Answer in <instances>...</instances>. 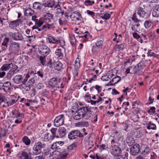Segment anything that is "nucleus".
Listing matches in <instances>:
<instances>
[{
  "label": "nucleus",
  "instance_id": "1",
  "mask_svg": "<svg viewBox=\"0 0 159 159\" xmlns=\"http://www.w3.org/2000/svg\"><path fill=\"white\" fill-rule=\"evenodd\" d=\"M145 62L146 61L142 60L136 66H129L126 70L125 71V74L142 75L143 73V70L146 66Z\"/></svg>",
  "mask_w": 159,
  "mask_h": 159
},
{
  "label": "nucleus",
  "instance_id": "2",
  "mask_svg": "<svg viewBox=\"0 0 159 159\" xmlns=\"http://www.w3.org/2000/svg\"><path fill=\"white\" fill-rule=\"evenodd\" d=\"M45 145L44 143L41 142L35 143L33 148V155H37L40 154L41 152V149L44 148Z\"/></svg>",
  "mask_w": 159,
  "mask_h": 159
},
{
  "label": "nucleus",
  "instance_id": "3",
  "mask_svg": "<svg viewBox=\"0 0 159 159\" xmlns=\"http://www.w3.org/2000/svg\"><path fill=\"white\" fill-rule=\"evenodd\" d=\"M80 111L81 112L82 118H84L85 119H89L92 115L91 109L88 107H83L79 109Z\"/></svg>",
  "mask_w": 159,
  "mask_h": 159
},
{
  "label": "nucleus",
  "instance_id": "4",
  "mask_svg": "<svg viewBox=\"0 0 159 159\" xmlns=\"http://www.w3.org/2000/svg\"><path fill=\"white\" fill-rule=\"evenodd\" d=\"M38 49L39 53L42 55L47 56L50 52V48L44 44L40 45Z\"/></svg>",
  "mask_w": 159,
  "mask_h": 159
},
{
  "label": "nucleus",
  "instance_id": "5",
  "mask_svg": "<svg viewBox=\"0 0 159 159\" xmlns=\"http://www.w3.org/2000/svg\"><path fill=\"white\" fill-rule=\"evenodd\" d=\"M63 115H61L57 116L54 120V125L56 127L62 125L64 123Z\"/></svg>",
  "mask_w": 159,
  "mask_h": 159
},
{
  "label": "nucleus",
  "instance_id": "6",
  "mask_svg": "<svg viewBox=\"0 0 159 159\" xmlns=\"http://www.w3.org/2000/svg\"><path fill=\"white\" fill-rule=\"evenodd\" d=\"M137 13L140 17L144 18H148L150 15L149 13L146 12L144 8L141 7L138 8Z\"/></svg>",
  "mask_w": 159,
  "mask_h": 159
},
{
  "label": "nucleus",
  "instance_id": "7",
  "mask_svg": "<svg viewBox=\"0 0 159 159\" xmlns=\"http://www.w3.org/2000/svg\"><path fill=\"white\" fill-rule=\"evenodd\" d=\"M111 151L112 155L115 157L119 156L121 152V149L117 146L114 145V146L111 147Z\"/></svg>",
  "mask_w": 159,
  "mask_h": 159
},
{
  "label": "nucleus",
  "instance_id": "8",
  "mask_svg": "<svg viewBox=\"0 0 159 159\" xmlns=\"http://www.w3.org/2000/svg\"><path fill=\"white\" fill-rule=\"evenodd\" d=\"M140 146L138 144H136L130 148V153L133 156L137 155L140 151Z\"/></svg>",
  "mask_w": 159,
  "mask_h": 159
},
{
  "label": "nucleus",
  "instance_id": "9",
  "mask_svg": "<svg viewBox=\"0 0 159 159\" xmlns=\"http://www.w3.org/2000/svg\"><path fill=\"white\" fill-rule=\"evenodd\" d=\"M83 137V134L78 130H75L70 132V140L75 139L78 137L82 138Z\"/></svg>",
  "mask_w": 159,
  "mask_h": 159
},
{
  "label": "nucleus",
  "instance_id": "10",
  "mask_svg": "<svg viewBox=\"0 0 159 159\" xmlns=\"http://www.w3.org/2000/svg\"><path fill=\"white\" fill-rule=\"evenodd\" d=\"M63 142L61 141L56 142L54 143L51 146V148L53 150L61 151Z\"/></svg>",
  "mask_w": 159,
  "mask_h": 159
},
{
  "label": "nucleus",
  "instance_id": "11",
  "mask_svg": "<svg viewBox=\"0 0 159 159\" xmlns=\"http://www.w3.org/2000/svg\"><path fill=\"white\" fill-rule=\"evenodd\" d=\"M78 17L82 18L80 12L77 11H75L71 13L70 15V18L72 20L76 21L80 20V18Z\"/></svg>",
  "mask_w": 159,
  "mask_h": 159
},
{
  "label": "nucleus",
  "instance_id": "12",
  "mask_svg": "<svg viewBox=\"0 0 159 159\" xmlns=\"http://www.w3.org/2000/svg\"><path fill=\"white\" fill-rule=\"evenodd\" d=\"M12 80L15 84H23V78L22 76L21 75H17L14 76L12 78Z\"/></svg>",
  "mask_w": 159,
  "mask_h": 159
},
{
  "label": "nucleus",
  "instance_id": "13",
  "mask_svg": "<svg viewBox=\"0 0 159 159\" xmlns=\"http://www.w3.org/2000/svg\"><path fill=\"white\" fill-rule=\"evenodd\" d=\"M59 82V79L57 78L54 77L51 79L48 83L49 85L52 88L56 87Z\"/></svg>",
  "mask_w": 159,
  "mask_h": 159
},
{
  "label": "nucleus",
  "instance_id": "14",
  "mask_svg": "<svg viewBox=\"0 0 159 159\" xmlns=\"http://www.w3.org/2000/svg\"><path fill=\"white\" fill-rule=\"evenodd\" d=\"M11 37L14 40H21L23 39L22 34L18 32L12 33Z\"/></svg>",
  "mask_w": 159,
  "mask_h": 159
},
{
  "label": "nucleus",
  "instance_id": "15",
  "mask_svg": "<svg viewBox=\"0 0 159 159\" xmlns=\"http://www.w3.org/2000/svg\"><path fill=\"white\" fill-rule=\"evenodd\" d=\"M24 117V115L23 113L18 112L16 115V118L17 119L15 121L16 124H19L21 123L22 119Z\"/></svg>",
  "mask_w": 159,
  "mask_h": 159
},
{
  "label": "nucleus",
  "instance_id": "16",
  "mask_svg": "<svg viewBox=\"0 0 159 159\" xmlns=\"http://www.w3.org/2000/svg\"><path fill=\"white\" fill-rule=\"evenodd\" d=\"M53 16L52 14L50 13H47L44 15L43 18L46 22L48 23L53 20Z\"/></svg>",
  "mask_w": 159,
  "mask_h": 159
},
{
  "label": "nucleus",
  "instance_id": "17",
  "mask_svg": "<svg viewBox=\"0 0 159 159\" xmlns=\"http://www.w3.org/2000/svg\"><path fill=\"white\" fill-rule=\"evenodd\" d=\"M2 89L6 92H9L11 89V84L10 82L7 81L3 84Z\"/></svg>",
  "mask_w": 159,
  "mask_h": 159
},
{
  "label": "nucleus",
  "instance_id": "18",
  "mask_svg": "<svg viewBox=\"0 0 159 159\" xmlns=\"http://www.w3.org/2000/svg\"><path fill=\"white\" fill-rule=\"evenodd\" d=\"M34 13V11L30 8H26L24 10V15L27 16H32Z\"/></svg>",
  "mask_w": 159,
  "mask_h": 159
},
{
  "label": "nucleus",
  "instance_id": "19",
  "mask_svg": "<svg viewBox=\"0 0 159 159\" xmlns=\"http://www.w3.org/2000/svg\"><path fill=\"white\" fill-rule=\"evenodd\" d=\"M75 113L74 115L72 114V116H73L74 119L75 120H78L80 119L81 116H82L81 112V111H77V110H75Z\"/></svg>",
  "mask_w": 159,
  "mask_h": 159
},
{
  "label": "nucleus",
  "instance_id": "20",
  "mask_svg": "<svg viewBox=\"0 0 159 159\" xmlns=\"http://www.w3.org/2000/svg\"><path fill=\"white\" fill-rule=\"evenodd\" d=\"M54 8H57L56 14L58 15L61 16L64 14V11H61L60 5H59L58 2L57 3V5H55Z\"/></svg>",
  "mask_w": 159,
  "mask_h": 159
},
{
  "label": "nucleus",
  "instance_id": "21",
  "mask_svg": "<svg viewBox=\"0 0 159 159\" xmlns=\"http://www.w3.org/2000/svg\"><path fill=\"white\" fill-rule=\"evenodd\" d=\"M43 7V4L38 2H35L33 4V7L34 10H40Z\"/></svg>",
  "mask_w": 159,
  "mask_h": 159
},
{
  "label": "nucleus",
  "instance_id": "22",
  "mask_svg": "<svg viewBox=\"0 0 159 159\" xmlns=\"http://www.w3.org/2000/svg\"><path fill=\"white\" fill-rule=\"evenodd\" d=\"M66 129L64 127H60L58 130L60 136L59 137H64L66 133Z\"/></svg>",
  "mask_w": 159,
  "mask_h": 159
},
{
  "label": "nucleus",
  "instance_id": "23",
  "mask_svg": "<svg viewBox=\"0 0 159 159\" xmlns=\"http://www.w3.org/2000/svg\"><path fill=\"white\" fill-rule=\"evenodd\" d=\"M152 14L155 17H157L159 16V4L157 5L153 9Z\"/></svg>",
  "mask_w": 159,
  "mask_h": 159
},
{
  "label": "nucleus",
  "instance_id": "24",
  "mask_svg": "<svg viewBox=\"0 0 159 159\" xmlns=\"http://www.w3.org/2000/svg\"><path fill=\"white\" fill-rule=\"evenodd\" d=\"M76 125L80 127H88L89 126L88 122L86 121H83L76 124Z\"/></svg>",
  "mask_w": 159,
  "mask_h": 159
},
{
  "label": "nucleus",
  "instance_id": "25",
  "mask_svg": "<svg viewBox=\"0 0 159 159\" xmlns=\"http://www.w3.org/2000/svg\"><path fill=\"white\" fill-rule=\"evenodd\" d=\"M22 141L26 146H29L31 143V140L28 137L24 136L22 139Z\"/></svg>",
  "mask_w": 159,
  "mask_h": 159
},
{
  "label": "nucleus",
  "instance_id": "26",
  "mask_svg": "<svg viewBox=\"0 0 159 159\" xmlns=\"http://www.w3.org/2000/svg\"><path fill=\"white\" fill-rule=\"evenodd\" d=\"M7 99L6 96L4 94L0 93V105L2 104L3 103L4 104H7Z\"/></svg>",
  "mask_w": 159,
  "mask_h": 159
},
{
  "label": "nucleus",
  "instance_id": "27",
  "mask_svg": "<svg viewBox=\"0 0 159 159\" xmlns=\"http://www.w3.org/2000/svg\"><path fill=\"white\" fill-rule=\"evenodd\" d=\"M21 159H32L28 153L25 151L22 152L20 154Z\"/></svg>",
  "mask_w": 159,
  "mask_h": 159
},
{
  "label": "nucleus",
  "instance_id": "28",
  "mask_svg": "<svg viewBox=\"0 0 159 159\" xmlns=\"http://www.w3.org/2000/svg\"><path fill=\"white\" fill-rule=\"evenodd\" d=\"M62 66L63 65L61 62L57 61L55 64L54 68L55 70L57 71H60L63 69Z\"/></svg>",
  "mask_w": 159,
  "mask_h": 159
},
{
  "label": "nucleus",
  "instance_id": "29",
  "mask_svg": "<svg viewBox=\"0 0 159 159\" xmlns=\"http://www.w3.org/2000/svg\"><path fill=\"white\" fill-rule=\"evenodd\" d=\"M49 42L50 43L57 44L59 43L58 40L55 39L51 36H49L48 38Z\"/></svg>",
  "mask_w": 159,
  "mask_h": 159
},
{
  "label": "nucleus",
  "instance_id": "30",
  "mask_svg": "<svg viewBox=\"0 0 159 159\" xmlns=\"http://www.w3.org/2000/svg\"><path fill=\"white\" fill-rule=\"evenodd\" d=\"M10 64H3L0 69V71H5L8 70L10 67Z\"/></svg>",
  "mask_w": 159,
  "mask_h": 159
},
{
  "label": "nucleus",
  "instance_id": "31",
  "mask_svg": "<svg viewBox=\"0 0 159 159\" xmlns=\"http://www.w3.org/2000/svg\"><path fill=\"white\" fill-rule=\"evenodd\" d=\"M19 44L16 42H13L11 43V49L15 51H18L19 49Z\"/></svg>",
  "mask_w": 159,
  "mask_h": 159
},
{
  "label": "nucleus",
  "instance_id": "32",
  "mask_svg": "<svg viewBox=\"0 0 159 159\" xmlns=\"http://www.w3.org/2000/svg\"><path fill=\"white\" fill-rule=\"evenodd\" d=\"M126 45L124 43H122L119 45H116L115 46V49L116 50L119 51L123 50L125 47Z\"/></svg>",
  "mask_w": 159,
  "mask_h": 159
},
{
  "label": "nucleus",
  "instance_id": "33",
  "mask_svg": "<svg viewBox=\"0 0 159 159\" xmlns=\"http://www.w3.org/2000/svg\"><path fill=\"white\" fill-rule=\"evenodd\" d=\"M146 125H147V128L148 129L155 130L156 129V125L152 123L151 122L148 123Z\"/></svg>",
  "mask_w": 159,
  "mask_h": 159
},
{
  "label": "nucleus",
  "instance_id": "34",
  "mask_svg": "<svg viewBox=\"0 0 159 159\" xmlns=\"http://www.w3.org/2000/svg\"><path fill=\"white\" fill-rule=\"evenodd\" d=\"M126 141L129 146L133 145L134 143V139L130 136H129L127 138Z\"/></svg>",
  "mask_w": 159,
  "mask_h": 159
},
{
  "label": "nucleus",
  "instance_id": "35",
  "mask_svg": "<svg viewBox=\"0 0 159 159\" xmlns=\"http://www.w3.org/2000/svg\"><path fill=\"white\" fill-rule=\"evenodd\" d=\"M55 5H57V4H55L53 1H51L49 2H47V3H44V6L46 7H53L54 8Z\"/></svg>",
  "mask_w": 159,
  "mask_h": 159
},
{
  "label": "nucleus",
  "instance_id": "36",
  "mask_svg": "<svg viewBox=\"0 0 159 159\" xmlns=\"http://www.w3.org/2000/svg\"><path fill=\"white\" fill-rule=\"evenodd\" d=\"M44 30H45L46 29H52L55 28V26L53 24H47L43 26Z\"/></svg>",
  "mask_w": 159,
  "mask_h": 159
},
{
  "label": "nucleus",
  "instance_id": "37",
  "mask_svg": "<svg viewBox=\"0 0 159 159\" xmlns=\"http://www.w3.org/2000/svg\"><path fill=\"white\" fill-rule=\"evenodd\" d=\"M57 128H52L51 130V132L52 134V139L55 137L59 138V136L58 135L56 134L57 130Z\"/></svg>",
  "mask_w": 159,
  "mask_h": 159
},
{
  "label": "nucleus",
  "instance_id": "38",
  "mask_svg": "<svg viewBox=\"0 0 159 159\" xmlns=\"http://www.w3.org/2000/svg\"><path fill=\"white\" fill-rule=\"evenodd\" d=\"M17 101V100H12L11 102H7V104H2V106L4 107L10 106L16 103Z\"/></svg>",
  "mask_w": 159,
  "mask_h": 159
},
{
  "label": "nucleus",
  "instance_id": "39",
  "mask_svg": "<svg viewBox=\"0 0 159 159\" xmlns=\"http://www.w3.org/2000/svg\"><path fill=\"white\" fill-rule=\"evenodd\" d=\"M103 39L102 38H100L98 39L96 43V45L98 47H99L101 48H102V46L103 43Z\"/></svg>",
  "mask_w": 159,
  "mask_h": 159
},
{
  "label": "nucleus",
  "instance_id": "40",
  "mask_svg": "<svg viewBox=\"0 0 159 159\" xmlns=\"http://www.w3.org/2000/svg\"><path fill=\"white\" fill-rule=\"evenodd\" d=\"M121 80V78L118 76H116L111 80L113 84L115 85V84L119 82Z\"/></svg>",
  "mask_w": 159,
  "mask_h": 159
},
{
  "label": "nucleus",
  "instance_id": "41",
  "mask_svg": "<svg viewBox=\"0 0 159 159\" xmlns=\"http://www.w3.org/2000/svg\"><path fill=\"white\" fill-rule=\"evenodd\" d=\"M94 3L93 0H86L84 2V4L87 6H92Z\"/></svg>",
  "mask_w": 159,
  "mask_h": 159
},
{
  "label": "nucleus",
  "instance_id": "42",
  "mask_svg": "<svg viewBox=\"0 0 159 159\" xmlns=\"http://www.w3.org/2000/svg\"><path fill=\"white\" fill-rule=\"evenodd\" d=\"M133 134L136 138L140 137L143 135L142 133L139 130H137L134 131Z\"/></svg>",
  "mask_w": 159,
  "mask_h": 159
},
{
  "label": "nucleus",
  "instance_id": "43",
  "mask_svg": "<svg viewBox=\"0 0 159 159\" xmlns=\"http://www.w3.org/2000/svg\"><path fill=\"white\" fill-rule=\"evenodd\" d=\"M47 56L43 55V56H41L39 57V60L40 61L41 63L43 65H44L46 63V57Z\"/></svg>",
  "mask_w": 159,
  "mask_h": 159
},
{
  "label": "nucleus",
  "instance_id": "44",
  "mask_svg": "<svg viewBox=\"0 0 159 159\" xmlns=\"http://www.w3.org/2000/svg\"><path fill=\"white\" fill-rule=\"evenodd\" d=\"M17 22L16 21H11L9 25L10 28L11 29H13L17 26Z\"/></svg>",
  "mask_w": 159,
  "mask_h": 159
},
{
  "label": "nucleus",
  "instance_id": "45",
  "mask_svg": "<svg viewBox=\"0 0 159 159\" xmlns=\"http://www.w3.org/2000/svg\"><path fill=\"white\" fill-rule=\"evenodd\" d=\"M152 24V22L150 20L146 21L144 23V25L146 29L149 28Z\"/></svg>",
  "mask_w": 159,
  "mask_h": 159
},
{
  "label": "nucleus",
  "instance_id": "46",
  "mask_svg": "<svg viewBox=\"0 0 159 159\" xmlns=\"http://www.w3.org/2000/svg\"><path fill=\"white\" fill-rule=\"evenodd\" d=\"M55 54L56 56L58 57H61L63 56V53L61 52V50L60 49H58L56 50Z\"/></svg>",
  "mask_w": 159,
  "mask_h": 159
},
{
  "label": "nucleus",
  "instance_id": "47",
  "mask_svg": "<svg viewBox=\"0 0 159 159\" xmlns=\"http://www.w3.org/2000/svg\"><path fill=\"white\" fill-rule=\"evenodd\" d=\"M15 73V70L13 69H11L8 72L7 75L8 78L11 79L12 76Z\"/></svg>",
  "mask_w": 159,
  "mask_h": 159
},
{
  "label": "nucleus",
  "instance_id": "48",
  "mask_svg": "<svg viewBox=\"0 0 159 159\" xmlns=\"http://www.w3.org/2000/svg\"><path fill=\"white\" fill-rule=\"evenodd\" d=\"M100 48L99 47H98L96 45L95 46H93L92 49V51L93 53H96L99 51V49Z\"/></svg>",
  "mask_w": 159,
  "mask_h": 159
},
{
  "label": "nucleus",
  "instance_id": "49",
  "mask_svg": "<svg viewBox=\"0 0 159 159\" xmlns=\"http://www.w3.org/2000/svg\"><path fill=\"white\" fill-rule=\"evenodd\" d=\"M108 148V145L102 144L99 146V151L102 152L104 150H106Z\"/></svg>",
  "mask_w": 159,
  "mask_h": 159
},
{
  "label": "nucleus",
  "instance_id": "50",
  "mask_svg": "<svg viewBox=\"0 0 159 159\" xmlns=\"http://www.w3.org/2000/svg\"><path fill=\"white\" fill-rule=\"evenodd\" d=\"M32 29L33 30H35V31L37 33H39V31H42L44 30L43 26L41 27H37L34 26H33L32 27Z\"/></svg>",
  "mask_w": 159,
  "mask_h": 159
},
{
  "label": "nucleus",
  "instance_id": "51",
  "mask_svg": "<svg viewBox=\"0 0 159 159\" xmlns=\"http://www.w3.org/2000/svg\"><path fill=\"white\" fill-rule=\"evenodd\" d=\"M110 15L108 13H106L103 16H101V17L103 20H108L110 18Z\"/></svg>",
  "mask_w": 159,
  "mask_h": 159
},
{
  "label": "nucleus",
  "instance_id": "52",
  "mask_svg": "<svg viewBox=\"0 0 159 159\" xmlns=\"http://www.w3.org/2000/svg\"><path fill=\"white\" fill-rule=\"evenodd\" d=\"M9 39L8 38H5L2 43V45L6 47H7V43L9 42Z\"/></svg>",
  "mask_w": 159,
  "mask_h": 159
},
{
  "label": "nucleus",
  "instance_id": "53",
  "mask_svg": "<svg viewBox=\"0 0 159 159\" xmlns=\"http://www.w3.org/2000/svg\"><path fill=\"white\" fill-rule=\"evenodd\" d=\"M110 79L109 75H106L102 77L101 79L103 81H106Z\"/></svg>",
  "mask_w": 159,
  "mask_h": 159
},
{
  "label": "nucleus",
  "instance_id": "54",
  "mask_svg": "<svg viewBox=\"0 0 159 159\" xmlns=\"http://www.w3.org/2000/svg\"><path fill=\"white\" fill-rule=\"evenodd\" d=\"M74 66L76 69H78L80 67V63L79 59L76 60L75 61Z\"/></svg>",
  "mask_w": 159,
  "mask_h": 159
},
{
  "label": "nucleus",
  "instance_id": "55",
  "mask_svg": "<svg viewBox=\"0 0 159 159\" xmlns=\"http://www.w3.org/2000/svg\"><path fill=\"white\" fill-rule=\"evenodd\" d=\"M70 43L73 45L76 43V39L74 36H72L70 37Z\"/></svg>",
  "mask_w": 159,
  "mask_h": 159
},
{
  "label": "nucleus",
  "instance_id": "56",
  "mask_svg": "<svg viewBox=\"0 0 159 159\" xmlns=\"http://www.w3.org/2000/svg\"><path fill=\"white\" fill-rule=\"evenodd\" d=\"M150 110L148 111V113L151 112L152 114H155L156 112V108L154 107H151Z\"/></svg>",
  "mask_w": 159,
  "mask_h": 159
},
{
  "label": "nucleus",
  "instance_id": "57",
  "mask_svg": "<svg viewBox=\"0 0 159 159\" xmlns=\"http://www.w3.org/2000/svg\"><path fill=\"white\" fill-rule=\"evenodd\" d=\"M61 151H57V150H54V151L52 152V155L53 156L56 155L58 156L61 155Z\"/></svg>",
  "mask_w": 159,
  "mask_h": 159
},
{
  "label": "nucleus",
  "instance_id": "58",
  "mask_svg": "<svg viewBox=\"0 0 159 159\" xmlns=\"http://www.w3.org/2000/svg\"><path fill=\"white\" fill-rule=\"evenodd\" d=\"M132 20H133L135 22H137L139 21V20L137 18L136 16V13H135L132 17Z\"/></svg>",
  "mask_w": 159,
  "mask_h": 159
},
{
  "label": "nucleus",
  "instance_id": "59",
  "mask_svg": "<svg viewBox=\"0 0 159 159\" xmlns=\"http://www.w3.org/2000/svg\"><path fill=\"white\" fill-rule=\"evenodd\" d=\"M86 12L88 14L91 16L92 17H93L95 15V13L94 12L89 10H87L86 11Z\"/></svg>",
  "mask_w": 159,
  "mask_h": 159
},
{
  "label": "nucleus",
  "instance_id": "60",
  "mask_svg": "<svg viewBox=\"0 0 159 159\" xmlns=\"http://www.w3.org/2000/svg\"><path fill=\"white\" fill-rule=\"evenodd\" d=\"M35 24L36 25H37L38 27H41L43 24V22L39 20H38L36 21Z\"/></svg>",
  "mask_w": 159,
  "mask_h": 159
},
{
  "label": "nucleus",
  "instance_id": "61",
  "mask_svg": "<svg viewBox=\"0 0 159 159\" xmlns=\"http://www.w3.org/2000/svg\"><path fill=\"white\" fill-rule=\"evenodd\" d=\"M149 151V148L148 147H146L145 148L144 150L142 152V154L143 155H145Z\"/></svg>",
  "mask_w": 159,
  "mask_h": 159
},
{
  "label": "nucleus",
  "instance_id": "62",
  "mask_svg": "<svg viewBox=\"0 0 159 159\" xmlns=\"http://www.w3.org/2000/svg\"><path fill=\"white\" fill-rule=\"evenodd\" d=\"M30 77V75L27 74L26 75L25 78L23 79V84L25 85V83L27 82L28 78Z\"/></svg>",
  "mask_w": 159,
  "mask_h": 159
},
{
  "label": "nucleus",
  "instance_id": "63",
  "mask_svg": "<svg viewBox=\"0 0 159 159\" xmlns=\"http://www.w3.org/2000/svg\"><path fill=\"white\" fill-rule=\"evenodd\" d=\"M133 35L134 38L136 39H138L140 38V36L137 33H133Z\"/></svg>",
  "mask_w": 159,
  "mask_h": 159
},
{
  "label": "nucleus",
  "instance_id": "64",
  "mask_svg": "<svg viewBox=\"0 0 159 159\" xmlns=\"http://www.w3.org/2000/svg\"><path fill=\"white\" fill-rule=\"evenodd\" d=\"M76 147V145L75 143L70 145V150H75Z\"/></svg>",
  "mask_w": 159,
  "mask_h": 159
}]
</instances>
